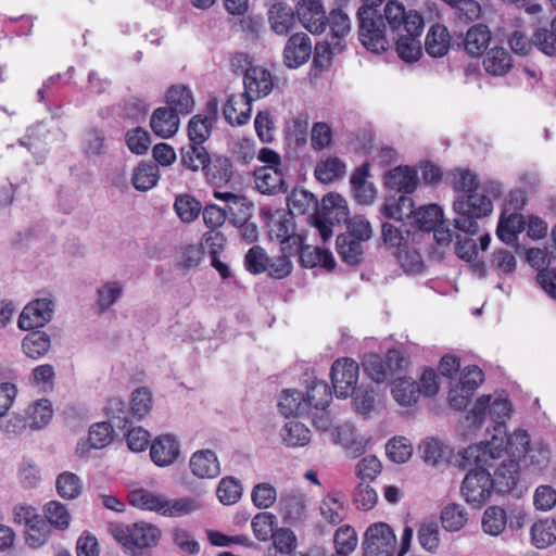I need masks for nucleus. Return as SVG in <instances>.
<instances>
[{
	"mask_svg": "<svg viewBox=\"0 0 556 556\" xmlns=\"http://www.w3.org/2000/svg\"><path fill=\"white\" fill-rule=\"evenodd\" d=\"M504 452V440L498 435L464 450L463 458L468 465L476 466L466 473L460 488L462 495L468 504L481 507L490 500L494 485L488 467L495 466Z\"/></svg>",
	"mask_w": 556,
	"mask_h": 556,
	"instance_id": "obj_1",
	"label": "nucleus"
},
{
	"mask_svg": "<svg viewBox=\"0 0 556 556\" xmlns=\"http://www.w3.org/2000/svg\"><path fill=\"white\" fill-rule=\"evenodd\" d=\"M383 13L399 56L405 62L417 61L421 55L422 16L415 10L406 11L397 1H389Z\"/></svg>",
	"mask_w": 556,
	"mask_h": 556,
	"instance_id": "obj_2",
	"label": "nucleus"
},
{
	"mask_svg": "<svg viewBox=\"0 0 556 556\" xmlns=\"http://www.w3.org/2000/svg\"><path fill=\"white\" fill-rule=\"evenodd\" d=\"M127 498L129 504L138 509L154 511L170 518L189 515L202 507L197 498H167L161 493H155L143 488L130 490Z\"/></svg>",
	"mask_w": 556,
	"mask_h": 556,
	"instance_id": "obj_3",
	"label": "nucleus"
},
{
	"mask_svg": "<svg viewBox=\"0 0 556 556\" xmlns=\"http://www.w3.org/2000/svg\"><path fill=\"white\" fill-rule=\"evenodd\" d=\"M109 532L130 556H144L157 545L162 535L155 525L146 521L130 525L114 522L109 526Z\"/></svg>",
	"mask_w": 556,
	"mask_h": 556,
	"instance_id": "obj_4",
	"label": "nucleus"
},
{
	"mask_svg": "<svg viewBox=\"0 0 556 556\" xmlns=\"http://www.w3.org/2000/svg\"><path fill=\"white\" fill-rule=\"evenodd\" d=\"M511 405L504 393L489 394L480 396L473 408L466 416V424L471 429H478L484 421L485 415L489 414L494 421V433L491 440L498 435L503 438L504 443L508 438L506 433L505 419L509 417Z\"/></svg>",
	"mask_w": 556,
	"mask_h": 556,
	"instance_id": "obj_5",
	"label": "nucleus"
},
{
	"mask_svg": "<svg viewBox=\"0 0 556 556\" xmlns=\"http://www.w3.org/2000/svg\"><path fill=\"white\" fill-rule=\"evenodd\" d=\"M493 210L492 200L477 191L458 194L453 203L455 218L454 227L469 236H475L479 231L478 219L488 216Z\"/></svg>",
	"mask_w": 556,
	"mask_h": 556,
	"instance_id": "obj_6",
	"label": "nucleus"
},
{
	"mask_svg": "<svg viewBox=\"0 0 556 556\" xmlns=\"http://www.w3.org/2000/svg\"><path fill=\"white\" fill-rule=\"evenodd\" d=\"M328 38L315 47L314 62L320 66L329 65L332 56L341 53L351 33V18L342 9H332L327 15Z\"/></svg>",
	"mask_w": 556,
	"mask_h": 556,
	"instance_id": "obj_7",
	"label": "nucleus"
},
{
	"mask_svg": "<svg viewBox=\"0 0 556 556\" xmlns=\"http://www.w3.org/2000/svg\"><path fill=\"white\" fill-rule=\"evenodd\" d=\"M511 456L522 457L523 464L532 471H542L549 464L551 452L542 442L531 443L525 430H516L506 440Z\"/></svg>",
	"mask_w": 556,
	"mask_h": 556,
	"instance_id": "obj_8",
	"label": "nucleus"
},
{
	"mask_svg": "<svg viewBox=\"0 0 556 556\" xmlns=\"http://www.w3.org/2000/svg\"><path fill=\"white\" fill-rule=\"evenodd\" d=\"M364 556H397V539L386 522L370 525L363 542Z\"/></svg>",
	"mask_w": 556,
	"mask_h": 556,
	"instance_id": "obj_9",
	"label": "nucleus"
},
{
	"mask_svg": "<svg viewBox=\"0 0 556 556\" xmlns=\"http://www.w3.org/2000/svg\"><path fill=\"white\" fill-rule=\"evenodd\" d=\"M404 358L396 350H389L386 356L368 354L363 358L365 374L376 383L393 379L403 369Z\"/></svg>",
	"mask_w": 556,
	"mask_h": 556,
	"instance_id": "obj_10",
	"label": "nucleus"
},
{
	"mask_svg": "<svg viewBox=\"0 0 556 556\" xmlns=\"http://www.w3.org/2000/svg\"><path fill=\"white\" fill-rule=\"evenodd\" d=\"M358 37L362 45L369 51L379 54L387 50L389 41L386 35V24L382 17H374L370 10L358 13Z\"/></svg>",
	"mask_w": 556,
	"mask_h": 556,
	"instance_id": "obj_11",
	"label": "nucleus"
},
{
	"mask_svg": "<svg viewBox=\"0 0 556 556\" xmlns=\"http://www.w3.org/2000/svg\"><path fill=\"white\" fill-rule=\"evenodd\" d=\"M483 379V372L479 367L475 365L465 367L460 371L458 381L450 390V405L458 410L465 408Z\"/></svg>",
	"mask_w": 556,
	"mask_h": 556,
	"instance_id": "obj_12",
	"label": "nucleus"
},
{
	"mask_svg": "<svg viewBox=\"0 0 556 556\" xmlns=\"http://www.w3.org/2000/svg\"><path fill=\"white\" fill-rule=\"evenodd\" d=\"M359 366L352 358H339L331 367V382L337 397L346 399L356 390Z\"/></svg>",
	"mask_w": 556,
	"mask_h": 556,
	"instance_id": "obj_13",
	"label": "nucleus"
},
{
	"mask_svg": "<svg viewBox=\"0 0 556 556\" xmlns=\"http://www.w3.org/2000/svg\"><path fill=\"white\" fill-rule=\"evenodd\" d=\"M504 450L503 456L495 463V466L488 467V471L493 469L491 480L494 489L500 493L513 491L519 481V464L515 459L516 457L511 456L507 443H504Z\"/></svg>",
	"mask_w": 556,
	"mask_h": 556,
	"instance_id": "obj_14",
	"label": "nucleus"
},
{
	"mask_svg": "<svg viewBox=\"0 0 556 556\" xmlns=\"http://www.w3.org/2000/svg\"><path fill=\"white\" fill-rule=\"evenodd\" d=\"M295 13L300 24L311 34L320 35L327 28V14L321 0H299Z\"/></svg>",
	"mask_w": 556,
	"mask_h": 556,
	"instance_id": "obj_15",
	"label": "nucleus"
},
{
	"mask_svg": "<svg viewBox=\"0 0 556 556\" xmlns=\"http://www.w3.org/2000/svg\"><path fill=\"white\" fill-rule=\"evenodd\" d=\"M54 303L52 300L43 298L28 303L18 317V328L22 330H31L47 325L53 316Z\"/></svg>",
	"mask_w": 556,
	"mask_h": 556,
	"instance_id": "obj_16",
	"label": "nucleus"
},
{
	"mask_svg": "<svg viewBox=\"0 0 556 556\" xmlns=\"http://www.w3.org/2000/svg\"><path fill=\"white\" fill-rule=\"evenodd\" d=\"M271 238L280 241V251L295 254L302 245V238L294 232L293 219L289 214H278L269 224Z\"/></svg>",
	"mask_w": 556,
	"mask_h": 556,
	"instance_id": "obj_17",
	"label": "nucleus"
},
{
	"mask_svg": "<svg viewBox=\"0 0 556 556\" xmlns=\"http://www.w3.org/2000/svg\"><path fill=\"white\" fill-rule=\"evenodd\" d=\"M244 94L250 101H255L270 93L274 88V78L269 71L262 66H250L245 70Z\"/></svg>",
	"mask_w": 556,
	"mask_h": 556,
	"instance_id": "obj_18",
	"label": "nucleus"
},
{
	"mask_svg": "<svg viewBox=\"0 0 556 556\" xmlns=\"http://www.w3.org/2000/svg\"><path fill=\"white\" fill-rule=\"evenodd\" d=\"M311 54V38L305 33H295L285 46L283 62L289 68H298L308 61Z\"/></svg>",
	"mask_w": 556,
	"mask_h": 556,
	"instance_id": "obj_19",
	"label": "nucleus"
},
{
	"mask_svg": "<svg viewBox=\"0 0 556 556\" xmlns=\"http://www.w3.org/2000/svg\"><path fill=\"white\" fill-rule=\"evenodd\" d=\"M189 469L198 479H214L220 473V464L214 451L199 450L191 454Z\"/></svg>",
	"mask_w": 556,
	"mask_h": 556,
	"instance_id": "obj_20",
	"label": "nucleus"
},
{
	"mask_svg": "<svg viewBox=\"0 0 556 556\" xmlns=\"http://www.w3.org/2000/svg\"><path fill=\"white\" fill-rule=\"evenodd\" d=\"M214 198L225 203L227 218L233 225L250 219L253 205L245 197L232 192L214 191Z\"/></svg>",
	"mask_w": 556,
	"mask_h": 556,
	"instance_id": "obj_21",
	"label": "nucleus"
},
{
	"mask_svg": "<svg viewBox=\"0 0 556 556\" xmlns=\"http://www.w3.org/2000/svg\"><path fill=\"white\" fill-rule=\"evenodd\" d=\"M179 454V443L174 437L168 434L155 439L150 447L151 459L160 467L172 465L178 458Z\"/></svg>",
	"mask_w": 556,
	"mask_h": 556,
	"instance_id": "obj_22",
	"label": "nucleus"
},
{
	"mask_svg": "<svg viewBox=\"0 0 556 556\" xmlns=\"http://www.w3.org/2000/svg\"><path fill=\"white\" fill-rule=\"evenodd\" d=\"M255 188L263 194L274 195L285 191V178L280 167H260L254 170Z\"/></svg>",
	"mask_w": 556,
	"mask_h": 556,
	"instance_id": "obj_23",
	"label": "nucleus"
},
{
	"mask_svg": "<svg viewBox=\"0 0 556 556\" xmlns=\"http://www.w3.org/2000/svg\"><path fill=\"white\" fill-rule=\"evenodd\" d=\"M279 410L286 417L304 416L312 409V402L306 395L295 389H286L281 392L278 403Z\"/></svg>",
	"mask_w": 556,
	"mask_h": 556,
	"instance_id": "obj_24",
	"label": "nucleus"
},
{
	"mask_svg": "<svg viewBox=\"0 0 556 556\" xmlns=\"http://www.w3.org/2000/svg\"><path fill=\"white\" fill-rule=\"evenodd\" d=\"M319 216L329 225L348 222L349 207L346 200L339 193H328L323 198Z\"/></svg>",
	"mask_w": 556,
	"mask_h": 556,
	"instance_id": "obj_25",
	"label": "nucleus"
},
{
	"mask_svg": "<svg viewBox=\"0 0 556 556\" xmlns=\"http://www.w3.org/2000/svg\"><path fill=\"white\" fill-rule=\"evenodd\" d=\"M384 185L399 192L412 193L418 185V176L415 169L408 166H399L384 176Z\"/></svg>",
	"mask_w": 556,
	"mask_h": 556,
	"instance_id": "obj_26",
	"label": "nucleus"
},
{
	"mask_svg": "<svg viewBox=\"0 0 556 556\" xmlns=\"http://www.w3.org/2000/svg\"><path fill=\"white\" fill-rule=\"evenodd\" d=\"M251 103L244 94H231L224 106V116L232 126H241L248 123L251 115Z\"/></svg>",
	"mask_w": 556,
	"mask_h": 556,
	"instance_id": "obj_27",
	"label": "nucleus"
},
{
	"mask_svg": "<svg viewBox=\"0 0 556 556\" xmlns=\"http://www.w3.org/2000/svg\"><path fill=\"white\" fill-rule=\"evenodd\" d=\"M295 11L286 3H274L268 10L270 28L279 36L287 35L295 25Z\"/></svg>",
	"mask_w": 556,
	"mask_h": 556,
	"instance_id": "obj_28",
	"label": "nucleus"
},
{
	"mask_svg": "<svg viewBox=\"0 0 556 556\" xmlns=\"http://www.w3.org/2000/svg\"><path fill=\"white\" fill-rule=\"evenodd\" d=\"M179 116L168 108L156 109L150 121L153 132L161 138H170L179 128Z\"/></svg>",
	"mask_w": 556,
	"mask_h": 556,
	"instance_id": "obj_29",
	"label": "nucleus"
},
{
	"mask_svg": "<svg viewBox=\"0 0 556 556\" xmlns=\"http://www.w3.org/2000/svg\"><path fill=\"white\" fill-rule=\"evenodd\" d=\"M279 505L283 519L290 523L298 522L305 516L306 497L299 491L281 495Z\"/></svg>",
	"mask_w": 556,
	"mask_h": 556,
	"instance_id": "obj_30",
	"label": "nucleus"
},
{
	"mask_svg": "<svg viewBox=\"0 0 556 556\" xmlns=\"http://www.w3.org/2000/svg\"><path fill=\"white\" fill-rule=\"evenodd\" d=\"M366 165L357 168L351 177L352 194L355 201L362 205H371L377 197L374 184L366 180Z\"/></svg>",
	"mask_w": 556,
	"mask_h": 556,
	"instance_id": "obj_31",
	"label": "nucleus"
},
{
	"mask_svg": "<svg viewBox=\"0 0 556 556\" xmlns=\"http://www.w3.org/2000/svg\"><path fill=\"white\" fill-rule=\"evenodd\" d=\"M451 37L445 26L435 24L430 27L425 40V50L432 58L444 56L450 49Z\"/></svg>",
	"mask_w": 556,
	"mask_h": 556,
	"instance_id": "obj_32",
	"label": "nucleus"
},
{
	"mask_svg": "<svg viewBox=\"0 0 556 556\" xmlns=\"http://www.w3.org/2000/svg\"><path fill=\"white\" fill-rule=\"evenodd\" d=\"M482 64L488 74L504 76L511 70L513 59L505 48L494 47L485 53Z\"/></svg>",
	"mask_w": 556,
	"mask_h": 556,
	"instance_id": "obj_33",
	"label": "nucleus"
},
{
	"mask_svg": "<svg viewBox=\"0 0 556 556\" xmlns=\"http://www.w3.org/2000/svg\"><path fill=\"white\" fill-rule=\"evenodd\" d=\"M420 388L412 378H396L393 381L391 393L394 401L404 407L413 406L417 403L420 395Z\"/></svg>",
	"mask_w": 556,
	"mask_h": 556,
	"instance_id": "obj_34",
	"label": "nucleus"
},
{
	"mask_svg": "<svg viewBox=\"0 0 556 556\" xmlns=\"http://www.w3.org/2000/svg\"><path fill=\"white\" fill-rule=\"evenodd\" d=\"M526 228V217L518 213H513L508 216H502L496 233L500 240L506 244H514L517 241V236Z\"/></svg>",
	"mask_w": 556,
	"mask_h": 556,
	"instance_id": "obj_35",
	"label": "nucleus"
},
{
	"mask_svg": "<svg viewBox=\"0 0 556 556\" xmlns=\"http://www.w3.org/2000/svg\"><path fill=\"white\" fill-rule=\"evenodd\" d=\"M51 348V338L45 331H31L22 341L24 354L33 359L43 357Z\"/></svg>",
	"mask_w": 556,
	"mask_h": 556,
	"instance_id": "obj_36",
	"label": "nucleus"
},
{
	"mask_svg": "<svg viewBox=\"0 0 556 556\" xmlns=\"http://www.w3.org/2000/svg\"><path fill=\"white\" fill-rule=\"evenodd\" d=\"M168 109L173 110L177 115L189 114L194 108V99L191 90L186 86H173L166 93Z\"/></svg>",
	"mask_w": 556,
	"mask_h": 556,
	"instance_id": "obj_37",
	"label": "nucleus"
},
{
	"mask_svg": "<svg viewBox=\"0 0 556 556\" xmlns=\"http://www.w3.org/2000/svg\"><path fill=\"white\" fill-rule=\"evenodd\" d=\"M414 213V201L408 195L389 198L381 207V214L387 218L404 220L412 218Z\"/></svg>",
	"mask_w": 556,
	"mask_h": 556,
	"instance_id": "obj_38",
	"label": "nucleus"
},
{
	"mask_svg": "<svg viewBox=\"0 0 556 556\" xmlns=\"http://www.w3.org/2000/svg\"><path fill=\"white\" fill-rule=\"evenodd\" d=\"M83 488V480L72 471H63L56 476L55 490L58 495L63 500H76L80 496Z\"/></svg>",
	"mask_w": 556,
	"mask_h": 556,
	"instance_id": "obj_39",
	"label": "nucleus"
},
{
	"mask_svg": "<svg viewBox=\"0 0 556 556\" xmlns=\"http://www.w3.org/2000/svg\"><path fill=\"white\" fill-rule=\"evenodd\" d=\"M491 41V31L488 26L477 24L471 26L465 38V49L471 55H481Z\"/></svg>",
	"mask_w": 556,
	"mask_h": 556,
	"instance_id": "obj_40",
	"label": "nucleus"
},
{
	"mask_svg": "<svg viewBox=\"0 0 556 556\" xmlns=\"http://www.w3.org/2000/svg\"><path fill=\"white\" fill-rule=\"evenodd\" d=\"M532 543L538 548H546L556 542V520L544 518L531 527Z\"/></svg>",
	"mask_w": 556,
	"mask_h": 556,
	"instance_id": "obj_41",
	"label": "nucleus"
},
{
	"mask_svg": "<svg viewBox=\"0 0 556 556\" xmlns=\"http://www.w3.org/2000/svg\"><path fill=\"white\" fill-rule=\"evenodd\" d=\"M282 442L289 447H300L311 441L309 429L300 421H289L280 430Z\"/></svg>",
	"mask_w": 556,
	"mask_h": 556,
	"instance_id": "obj_42",
	"label": "nucleus"
},
{
	"mask_svg": "<svg viewBox=\"0 0 556 556\" xmlns=\"http://www.w3.org/2000/svg\"><path fill=\"white\" fill-rule=\"evenodd\" d=\"M345 497L341 493L328 494L320 504V514L330 523L337 525L345 517Z\"/></svg>",
	"mask_w": 556,
	"mask_h": 556,
	"instance_id": "obj_43",
	"label": "nucleus"
},
{
	"mask_svg": "<svg viewBox=\"0 0 556 556\" xmlns=\"http://www.w3.org/2000/svg\"><path fill=\"white\" fill-rule=\"evenodd\" d=\"M414 223L422 231H431L443 222V211L437 204H429L419 207L417 211L414 210L413 216Z\"/></svg>",
	"mask_w": 556,
	"mask_h": 556,
	"instance_id": "obj_44",
	"label": "nucleus"
},
{
	"mask_svg": "<svg viewBox=\"0 0 556 556\" xmlns=\"http://www.w3.org/2000/svg\"><path fill=\"white\" fill-rule=\"evenodd\" d=\"M468 520L466 508L460 504H448L441 511L442 527L448 532H457Z\"/></svg>",
	"mask_w": 556,
	"mask_h": 556,
	"instance_id": "obj_45",
	"label": "nucleus"
},
{
	"mask_svg": "<svg viewBox=\"0 0 556 556\" xmlns=\"http://www.w3.org/2000/svg\"><path fill=\"white\" fill-rule=\"evenodd\" d=\"M160 178L159 168L154 164L141 162L132 173L131 184L139 191L152 189Z\"/></svg>",
	"mask_w": 556,
	"mask_h": 556,
	"instance_id": "obj_46",
	"label": "nucleus"
},
{
	"mask_svg": "<svg viewBox=\"0 0 556 556\" xmlns=\"http://www.w3.org/2000/svg\"><path fill=\"white\" fill-rule=\"evenodd\" d=\"M362 241L352 238L351 235L343 233L337 238V251L345 263L355 265L362 260Z\"/></svg>",
	"mask_w": 556,
	"mask_h": 556,
	"instance_id": "obj_47",
	"label": "nucleus"
},
{
	"mask_svg": "<svg viewBox=\"0 0 556 556\" xmlns=\"http://www.w3.org/2000/svg\"><path fill=\"white\" fill-rule=\"evenodd\" d=\"M405 232L406 236H404L403 230L390 223L382 225L384 244L394 257L410 247L408 243V230H405Z\"/></svg>",
	"mask_w": 556,
	"mask_h": 556,
	"instance_id": "obj_48",
	"label": "nucleus"
},
{
	"mask_svg": "<svg viewBox=\"0 0 556 556\" xmlns=\"http://www.w3.org/2000/svg\"><path fill=\"white\" fill-rule=\"evenodd\" d=\"M345 173V164L337 156H329L317 163L315 168L316 178L324 182L330 184L342 177Z\"/></svg>",
	"mask_w": 556,
	"mask_h": 556,
	"instance_id": "obj_49",
	"label": "nucleus"
},
{
	"mask_svg": "<svg viewBox=\"0 0 556 556\" xmlns=\"http://www.w3.org/2000/svg\"><path fill=\"white\" fill-rule=\"evenodd\" d=\"M208 162V153L202 144L190 143L181 149L182 165L193 172L204 169Z\"/></svg>",
	"mask_w": 556,
	"mask_h": 556,
	"instance_id": "obj_50",
	"label": "nucleus"
},
{
	"mask_svg": "<svg viewBox=\"0 0 556 556\" xmlns=\"http://www.w3.org/2000/svg\"><path fill=\"white\" fill-rule=\"evenodd\" d=\"M124 285L117 280L102 283L97 290V305L101 312L109 309L123 295Z\"/></svg>",
	"mask_w": 556,
	"mask_h": 556,
	"instance_id": "obj_51",
	"label": "nucleus"
},
{
	"mask_svg": "<svg viewBox=\"0 0 556 556\" xmlns=\"http://www.w3.org/2000/svg\"><path fill=\"white\" fill-rule=\"evenodd\" d=\"M507 526V514L498 506H490L483 513L482 529L490 535L501 534Z\"/></svg>",
	"mask_w": 556,
	"mask_h": 556,
	"instance_id": "obj_52",
	"label": "nucleus"
},
{
	"mask_svg": "<svg viewBox=\"0 0 556 556\" xmlns=\"http://www.w3.org/2000/svg\"><path fill=\"white\" fill-rule=\"evenodd\" d=\"M243 488L241 482L233 477H224L218 482L216 495L224 505H233L242 496Z\"/></svg>",
	"mask_w": 556,
	"mask_h": 556,
	"instance_id": "obj_53",
	"label": "nucleus"
},
{
	"mask_svg": "<svg viewBox=\"0 0 556 556\" xmlns=\"http://www.w3.org/2000/svg\"><path fill=\"white\" fill-rule=\"evenodd\" d=\"M48 522L59 530H65L70 526L71 515L67 507L59 501H50L43 507Z\"/></svg>",
	"mask_w": 556,
	"mask_h": 556,
	"instance_id": "obj_54",
	"label": "nucleus"
},
{
	"mask_svg": "<svg viewBox=\"0 0 556 556\" xmlns=\"http://www.w3.org/2000/svg\"><path fill=\"white\" fill-rule=\"evenodd\" d=\"M276 525V516L271 513H258L254 516L251 522V528L253 531L254 536L261 541L266 542L268 541L273 534L275 533L276 529H274Z\"/></svg>",
	"mask_w": 556,
	"mask_h": 556,
	"instance_id": "obj_55",
	"label": "nucleus"
},
{
	"mask_svg": "<svg viewBox=\"0 0 556 556\" xmlns=\"http://www.w3.org/2000/svg\"><path fill=\"white\" fill-rule=\"evenodd\" d=\"M333 543L337 553L350 556L358 543L356 531L350 526L340 527L334 533Z\"/></svg>",
	"mask_w": 556,
	"mask_h": 556,
	"instance_id": "obj_56",
	"label": "nucleus"
},
{
	"mask_svg": "<svg viewBox=\"0 0 556 556\" xmlns=\"http://www.w3.org/2000/svg\"><path fill=\"white\" fill-rule=\"evenodd\" d=\"M271 546L275 547L279 554L292 556L298 546V539L294 532L288 528H277L273 534Z\"/></svg>",
	"mask_w": 556,
	"mask_h": 556,
	"instance_id": "obj_57",
	"label": "nucleus"
},
{
	"mask_svg": "<svg viewBox=\"0 0 556 556\" xmlns=\"http://www.w3.org/2000/svg\"><path fill=\"white\" fill-rule=\"evenodd\" d=\"M204 257V251L199 244H188L180 249L177 266L182 270L197 269Z\"/></svg>",
	"mask_w": 556,
	"mask_h": 556,
	"instance_id": "obj_58",
	"label": "nucleus"
},
{
	"mask_svg": "<svg viewBox=\"0 0 556 556\" xmlns=\"http://www.w3.org/2000/svg\"><path fill=\"white\" fill-rule=\"evenodd\" d=\"M269 258L262 247L253 245L244 257L245 269L253 275L263 274L268 269Z\"/></svg>",
	"mask_w": 556,
	"mask_h": 556,
	"instance_id": "obj_59",
	"label": "nucleus"
},
{
	"mask_svg": "<svg viewBox=\"0 0 556 556\" xmlns=\"http://www.w3.org/2000/svg\"><path fill=\"white\" fill-rule=\"evenodd\" d=\"M397 263L407 275H419L425 270V264L420 253L412 247L395 256Z\"/></svg>",
	"mask_w": 556,
	"mask_h": 556,
	"instance_id": "obj_60",
	"label": "nucleus"
},
{
	"mask_svg": "<svg viewBox=\"0 0 556 556\" xmlns=\"http://www.w3.org/2000/svg\"><path fill=\"white\" fill-rule=\"evenodd\" d=\"M381 470L382 464L375 455L363 457L355 466V475L361 482L374 481Z\"/></svg>",
	"mask_w": 556,
	"mask_h": 556,
	"instance_id": "obj_61",
	"label": "nucleus"
},
{
	"mask_svg": "<svg viewBox=\"0 0 556 556\" xmlns=\"http://www.w3.org/2000/svg\"><path fill=\"white\" fill-rule=\"evenodd\" d=\"M251 500L255 507L266 509L271 507L276 502L277 491L270 483H257L252 489Z\"/></svg>",
	"mask_w": 556,
	"mask_h": 556,
	"instance_id": "obj_62",
	"label": "nucleus"
},
{
	"mask_svg": "<svg viewBox=\"0 0 556 556\" xmlns=\"http://www.w3.org/2000/svg\"><path fill=\"white\" fill-rule=\"evenodd\" d=\"M212 122L208 117L194 115L188 124V136L191 143L202 144L211 135Z\"/></svg>",
	"mask_w": 556,
	"mask_h": 556,
	"instance_id": "obj_63",
	"label": "nucleus"
},
{
	"mask_svg": "<svg viewBox=\"0 0 556 556\" xmlns=\"http://www.w3.org/2000/svg\"><path fill=\"white\" fill-rule=\"evenodd\" d=\"M174 207L179 218L185 223L193 222L201 212L200 202L187 194L177 197Z\"/></svg>",
	"mask_w": 556,
	"mask_h": 556,
	"instance_id": "obj_64",
	"label": "nucleus"
}]
</instances>
